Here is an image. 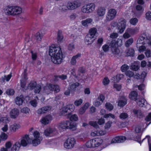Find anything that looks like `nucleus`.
I'll list each match as a JSON object with an SVG mask.
<instances>
[{"instance_id":"nucleus-54","label":"nucleus","mask_w":151,"mask_h":151,"mask_svg":"<svg viewBox=\"0 0 151 151\" xmlns=\"http://www.w3.org/2000/svg\"><path fill=\"white\" fill-rule=\"evenodd\" d=\"M34 139H40V133L37 131H35L33 133Z\"/></svg>"},{"instance_id":"nucleus-34","label":"nucleus","mask_w":151,"mask_h":151,"mask_svg":"<svg viewBox=\"0 0 151 151\" xmlns=\"http://www.w3.org/2000/svg\"><path fill=\"white\" fill-rule=\"evenodd\" d=\"M69 113H70V112L68 111L66 106L63 108L61 112V115H66L68 114Z\"/></svg>"},{"instance_id":"nucleus-21","label":"nucleus","mask_w":151,"mask_h":151,"mask_svg":"<svg viewBox=\"0 0 151 151\" xmlns=\"http://www.w3.org/2000/svg\"><path fill=\"white\" fill-rule=\"evenodd\" d=\"M94 40L93 37L87 35L85 37V42L87 45H91L93 42Z\"/></svg>"},{"instance_id":"nucleus-1","label":"nucleus","mask_w":151,"mask_h":151,"mask_svg":"<svg viewBox=\"0 0 151 151\" xmlns=\"http://www.w3.org/2000/svg\"><path fill=\"white\" fill-rule=\"evenodd\" d=\"M49 53L51 57V60L54 63L60 64L62 62L63 55L59 46L52 45L49 47Z\"/></svg>"},{"instance_id":"nucleus-24","label":"nucleus","mask_w":151,"mask_h":151,"mask_svg":"<svg viewBox=\"0 0 151 151\" xmlns=\"http://www.w3.org/2000/svg\"><path fill=\"white\" fill-rule=\"evenodd\" d=\"M68 129H69L72 131H75L77 129V125L75 123L71 122L68 121Z\"/></svg>"},{"instance_id":"nucleus-60","label":"nucleus","mask_w":151,"mask_h":151,"mask_svg":"<svg viewBox=\"0 0 151 151\" xmlns=\"http://www.w3.org/2000/svg\"><path fill=\"white\" fill-rule=\"evenodd\" d=\"M26 84V81L24 80L23 78H22L20 80V85L21 87L24 88L25 87Z\"/></svg>"},{"instance_id":"nucleus-28","label":"nucleus","mask_w":151,"mask_h":151,"mask_svg":"<svg viewBox=\"0 0 151 151\" xmlns=\"http://www.w3.org/2000/svg\"><path fill=\"white\" fill-rule=\"evenodd\" d=\"M127 29L131 36L137 33L138 32V29L137 28H128Z\"/></svg>"},{"instance_id":"nucleus-53","label":"nucleus","mask_w":151,"mask_h":151,"mask_svg":"<svg viewBox=\"0 0 151 151\" xmlns=\"http://www.w3.org/2000/svg\"><path fill=\"white\" fill-rule=\"evenodd\" d=\"M105 106L106 108L109 111H111L113 109V105L109 103H106Z\"/></svg>"},{"instance_id":"nucleus-58","label":"nucleus","mask_w":151,"mask_h":151,"mask_svg":"<svg viewBox=\"0 0 151 151\" xmlns=\"http://www.w3.org/2000/svg\"><path fill=\"white\" fill-rule=\"evenodd\" d=\"M127 31V30L126 29L125 33L123 35V37L125 39L128 38L131 36L129 32Z\"/></svg>"},{"instance_id":"nucleus-57","label":"nucleus","mask_w":151,"mask_h":151,"mask_svg":"<svg viewBox=\"0 0 151 151\" xmlns=\"http://www.w3.org/2000/svg\"><path fill=\"white\" fill-rule=\"evenodd\" d=\"M125 75L127 76L129 78H131L133 77L134 75V73L132 71L129 70L126 72Z\"/></svg>"},{"instance_id":"nucleus-52","label":"nucleus","mask_w":151,"mask_h":151,"mask_svg":"<svg viewBox=\"0 0 151 151\" xmlns=\"http://www.w3.org/2000/svg\"><path fill=\"white\" fill-rule=\"evenodd\" d=\"M79 83H76L72 84L70 85V89L73 90H74L78 87L79 86Z\"/></svg>"},{"instance_id":"nucleus-45","label":"nucleus","mask_w":151,"mask_h":151,"mask_svg":"<svg viewBox=\"0 0 151 151\" xmlns=\"http://www.w3.org/2000/svg\"><path fill=\"white\" fill-rule=\"evenodd\" d=\"M78 118L76 114H73L72 115L70 118V119L71 121H76L78 120Z\"/></svg>"},{"instance_id":"nucleus-62","label":"nucleus","mask_w":151,"mask_h":151,"mask_svg":"<svg viewBox=\"0 0 151 151\" xmlns=\"http://www.w3.org/2000/svg\"><path fill=\"white\" fill-rule=\"evenodd\" d=\"M0 137V138L4 140H6L8 137L7 135L4 132H2L1 133Z\"/></svg>"},{"instance_id":"nucleus-49","label":"nucleus","mask_w":151,"mask_h":151,"mask_svg":"<svg viewBox=\"0 0 151 151\" xmlns=\"http://www.w3.org/2000/svg\"><path fill=\"white\" fill-rule=\"evenodd\" d=\"M83 100L81 99H80L78 100H76L74 102V105L76 106H78L81 105L83 103Z\"/></svg>"},{"instance_id":"nucleus-48","label":"nucleus","mask_w":151,"mask_h":151,"mask_svg":"<svg viewBox=\"0 0 151 151\" xmlns=\"http://www.w3.org/2000/svg\"><path fill=\"white\" fill-rule=\"evenodd\" d=\"M139 68V66L137 64H132L130 68V69L135 71H136Z\"/></svg>"},{"instance_id":"nucleus-56","label":"nucleus","mask_w":151,"mask_h":151,"mask_svg":"<svg viewBox=\"0 0 151 151\" xmlns=\"http://www.w3.org/2000/svg\"><path fill=\"white\" fill-rule=\"evenodd\" d=\"M35 93H39L41 91V87L40 85H37L35 88Z\"/></svg>"},{"instance_id":"nucleus-27","label":"nucleus","mask_w":151,"mask_h":151,"mask_svg":"<svg viewBox=\"0 0 151 151\" xmlns=\"http://www.w3.org/2000/svg\"><path fill=\"white\" fill-rule=\"evenodd\" d=\"M93 21V20L91 18H88L86 19L81 21V24L82 25L85 27L88 26V24L91 23Z\"/></svg>"},{"instance_id":"nucleus-32","label":"nucleus","mask_w":151,"mask_h":151,"mask_svg":"<svg viewBox=\"0 0 151 151\" xmlns=\"http://www.w3.org/2000/svg\"><path fill=\"white\" fill-rule=\"evenodd\" d=\"M123 78V75L121 74H118L116 76L113 78L114 82H119L122 78Z\"/></svg>"},{"instance_id":"nucleus-18","label":"nucleus","mask_w":151,"mask_h":151,"mask_svg":"<svg viewBox=\"0 0 151 151\" xmlns=\"http://www.w3.org/2000/svg\"><path fill=\"white\" fill-rule=\"evenodd\" d=\"M149 42V40L147 37H144L143 36H141L139 37L137 41V44L144 45L148 43Z\"/></svg>"},{"instance_id":"nucleus-11","label":"nucleus","mask_w":151,"mask_h":151,"mask_svg":"<svg viewBox=\"0 0 151 151\" xmlns=\"http://www.w3.org/2000/svg\"><path fill=\"white\" fill-rule=\"evenodd\" d=\"M29 141L30 139L29 135L26 134L22 137L21 141V145L24 147L26 146L31 142Z\"/></svg>"},{"instance_id":"nucleus-64","label":"nucleus","mask_w":151,"mask_h":151,"mask_svg":"<svg viewBox=\"0 0 151 151\" xmlns=\"http://www.w3.org/2000/svg\"><path fill=\"white\" fill-rule=\"evenodd\" d=\"M7 94L9 95H13L14 93V90L12 89H9L7 90L6 91Z\"/></svg>"},{"instance_id":"nucleus-8","label":"nucleus","mask_w":151,"mask_h":151,"mask_svg":"<svg viewBox=\"0 0 151 151\" xmlns=\"http://www.w3.org/2000/svg\"><path fill=\"white\" fill-rule=\"evenodd\" d=\"M117 12L114 9H111L109 10L106 16V20L110 21L113 20L116 15Z\"/></svg>"},{"instance_id":"nucleus-10","label":"nucleus","mask_w":151,"mask_h":151,"mask_svg":"<svg viewBox=\"0 0 151 151\" xmlns=\"http://www.w3.org/2000/svg\"><path fill=\"white\" fill-rule=\"evenodd\" d=\"M68 120L64 121L59 123L57 125V128L60 131L68 129Z\"/></svg>"},{"instance_id":"nucleus-13","label":"nucleus","mask_w":151,"mask_h":151,"mask_svg":"<svg viewBox=\"0 0 151 151\" xmlns=\"http://www.w3.org/2000/svg\"><path fill=\"white\" fill-rule=\"evenodd\" d=\"M57 133L58 131L55 128L50 127L48 128V137L53 136Z\"/></svg>"},{"instance_id":"nucleus-9","label":"nucleus","mask_w":151,"mask_h":151,"mask_svg":"<svg viewBox=\"0 0 151 151\" xmlns=\"http://www.w3.org/2000/svg\"><path fill=\"white\" fill-rule=\"evenodd\" d=\"M68 10H74L81 6V4L80 2L75 1H68L67 4Z\"/></svg>"},{"instance_id":"nucleus-23","label":"nucleus","mask_w":151,"mask_h":151,"mask_svg":"<svg viewBox=\"0 0 151 151\" xmlns=\"http://www.w3.org/2000/svg\"><path fill=\"white\" fill-rule=\"evenodd\" d=\"M138 95V93L136 91H133L129 93V97L130 99L136 101L137 99V98Z\"/></svg>"},{"instance_id":"nucleus-61","label":"nucleus","mask_w":151,"mask_h":151,"mask_svg":"<svg viewBox=\"0 0 151 151\" xmlns=\"http://www.w3.org/2000/svg\"><path fill=\"white\" fill-rule=\"evenodd\" d=\"M129 68V66L126 64H124L122 65L121 67V69L122 71L123 72H124Z\"/></svg>"},{"instance_id":"nucleus-2","label":"nucleus","mask_w":151,"mask_h":151,"mask_svg":"<svg viewBox=\"0 0 151 151\" xmlns=\"http://www.w3.org/2000/svg\"><path fill=\"white\" fill-rule=\"evenodd\" d=\"M5 13L8 15H15L21 14V8L19 6H7L4 9Z\"/></svg>"},{"instance_id":"nucleus-5","label":"nucleus","mask_w":151,"mask_h":151,"mask_svg":"<svg viewBox=\"0 0 151 151\" xmlns=\"http://www.w3.org/2000/svg\"><path fill=\"white\" fill-rule=\"evenodd\" d=\"M95 5L93 3L86 4L81 8V11L83 13H89L93 11L95 9Z\"/></svg>"},{"instance_id":"nucleus-16","label":"nucleus","mask_w":151,"mask_h":151,"mask_svg":"<svg viewBox=\"0 0 151 151\" xmlns=\"http://www.w3.org/2000/svg\"><path fill=\"white\" fill-rule=\"evenodd\" d=\"M106 13V9L104 7H99L97 10V14L99 17L104 16Z\"/></svg>"},{"instance_id":"nucleus-12","label":"nucleus","mask_w":151,"mask_h":151,"mask_svg":"<svg viewBox=\"0 0 151 151\" xmlns=\"http://www.w3.org/2000/svg\"><path fill=\"white\" fill-rule=\"evenodd\" d=\"M126 139V138L124 136L117 137L112 139L111 143L122 142L124 141Z\"/></svg>"},{"instance_id":"nucleus-17","label":"nucleus","mask_w":151,"mask_h":151,"mask_svg":"<svg viewBox=\"0 0 151 151\" xmlns=\"http://www.w3.org/2000/svg\"><path fill=\"white\" fill-rule=\"evenodd\" d=\"M127 99L126 97L124 96H121L119 99L118 105L120 107H123L127 104Z\"/></svg>"},{"instance_id":"nucleus-38","label":"nucleus","mask_w":151,"mask_h":151,"mask_svg":"<svg viewBox=\"0 0 151 151\" xmlns=\"http://www.w3.org/2000/svg\"><path fill=\"white\" fill-rule=\"evenodd\" d=\"M11 77L12 75L11 74L7 76H5L4 77L1 78V81L4 82L5 80H6L7 81H8L11 78Z\"/></svg>"},{"instance_id":"nucleus-30","label":"nucleus","mask_w":151,"mask_h":151,"mask_svg":"<svg viewBox=\"0 0 151 151\" xmlns=\"http://www.w3.org/2000/svg\"><path fill=\"white\" fill-rule=\"evenodd\" d=\"M97 29L95 28H93L89 30V33L87 35L94 38Z\"/></svg>"},{"instance_id":"nucleus-33","label":"nucleus","mask_w":151,"mask_h":151,"mask_svg":"<svg viewBox=\"0 0 151 151\" xmlns=\"http://www.w3.org/2000/svg\"><path fill=\"white\" fill-rule=\"evenodd\" d=\"M36 83L35 81L31 82L28 85V89L30 90H32L35 88L36 86Z\"/></svg>"},{"instance_id":"nucleus-47","label":"nucleus","mask_w":151,"mask_h":151,"mask_svg":"<svg viewBox=\"0 0 151 151\" xmlns=\"http://www.w3.org/2000/svg\"><path fill=\"white\" fill-rule=\"evenodd\" d=\"M66 107H67L68 110H69L70 111H73L75 109V106L73 104H70L67 105L66 106Z\"/></svg>"},{"instance_id":"nucleus-31","label":"nucleus","mask_w":151,"mask_h":151,"mask_svg":"<svg viewBox=\"0 0 151 151\" xmlns=\"http://www.w3.org/2000/svg\"><path fill=\"white\" fill-rule=\"evenodd\" d=\"M20 146L19 142H17L14 145L11 149V151H18Z\"/></svg>"},{"instance_id":"nucleus-55","label":"nucleus","mask_w":151,"mask_h":151,"mask_svg":"<svg viewBox=\"0 0 151 151\" xmlns=\"http://www.w3.org/2000/svg\"><path fill=\"white\" fill-rule=\"evenodd\" d=\"M42 37V36H41L39 32L37 33L35 35V38L37 41H41Z\"/></svg>"},{"instance_id":"nucleus-19","label":"nucleus","mask_w":151,"mask_h":151,"mask_svg":"<svg viewBox=\"0 0 151 151\" xmlns=\"http://www.w3.org/2000/svg\"><path fill=\"white\" fill-rule=\"evenodd\" d=\"M48 89L51 91H54L56 92H58L60 91V88L58 85L49 84L48 86Z\"/></svg>"},{"instance_id":"nucleus-40","label":"nucleus","mask_w":151,"mask_h":151,"mask_svg":"<svg viewBox=\"0 0 151 151\" xmlns=\"http://www.w3.org/2000/svg\"><path fill=\"white\" fill-rule=\"evenodd\" d=\"M89 124L91 126H93L95 128H99V125L97 124L96 122V121H90L89 122Z\"/></svg>"},{"instance_id":"nucleus-14","label":"nucleus","mask_w":151,"mask_h":151,"mask_svg":"<svg viewBox=\"0 0 151 151\" xmlns=\"http://www.w3.org/2000/svg\"><path fill=\"white\" fill-rule=\"evenodd\" d=\"M58 7L59 10L62 12H65L68 10L67 4L64 3L59 4Z\"/></svg>"},{"instance_id":"nucleus-46","label":"nucleus","mask_w":151,"mask_h":151,"mask_svg":"<svg viewBox=\"0 0 151 151\" xmlns=\"http://www.w3.org/2000/svg\"><path fill=\"white\" fill-rule=\"evenodd\" d=\"M104 117L106 119H108L109 118L111 117L112 119H114L115 118V116L113 114L109 113L105 114L104 116Z\"/></svg>"},{"instance_id":"nucleus-63","label":"nucleus","mask_w":151,"mask_h":151,"mask_svg":"<svg viewBox=\"0 0 151 151\" xmlns=\"http://www.w3.org/2000/svg\"><path fill=\"white\" fill-rule=\"evenodd\" d=\"M145 18L147 20L151 21V12H148L145 14Z\"/></svg>"},{"instance_id":"nucleus-25","label":"nucleus","mask_w":151,"mask_h":151,"mask_svg":"<svg viewBox=\"0 0 151 151\" xmlns=\"http://www.w3.org/2000/svg\"><path fill=\"white\" fill-rule=\"evenodd\" d=\"M20 127V126L19 124H14L10 126V129L11 131L14 132Z\"/></svg>"},{"instance_id":"nucleus-51","label":"nucleus","mask_w":151,"mask_h":151,"mask_svg":"<svg viewBox=\"0 0 151 151\" xmlns=\"http://www.w3.org/2000/svg\"><path fill=\"white\" fill-rule=\"evenodd\" d=\"M102 49L104 52H108L109 50V46L108 45L105 44L102 46Z\"/></svg>"},{"instance_id":"nucleus-41","label":"nucleus","mask_w":151,"mask_h":151,"mask_svg":"<svg viewBox=\"0 0 151 151\" xmlns=\"http://www.w3.org/2000/svg\"><path fill=\"white\" fill-rule=\"evenodd\" d=\"M133 112L137 116L139 117L142 115V113L141 111L139 110L134 109L133 110Z\"/></svg>"},{"instance_id":"nucleus-35","label":"nucleus","mask_w":151,"mask_h":151,"mask_svg":"<svg viewBox=\"0 0 151 151\" xmlns=\"http://www.w3.org/2000/svg\"><path fill=\"white\" fill-rule=\"evenodd\" d=\"M146 101L144 99H142L137 102V104L140 107H143Z\"/></svg>"},{"instance_id":"nucleus-39","label":"nucleus","mask_w":151,"mask_h":151,"mask_svg":"<svg viewBox=\"0 0 151 151\" xmlns=\"http://www.w3.org/2000/svg\"><path fill=\"white\" fill-rule=\"evenodd\" d=\"M63 38V36L62 33L60 32H58V33L57 39L58 42H60L62 41Z\"/></svg>"},{"instance_id":"nucleus-15","label":"nucleus","mask_w":151,"mask_h":151,"mask_svg":"<svg viewBox=\"0 0 151 151\" xmlns=\"http://www.w3.org/2000/svg\"><path fill=\"white\" fill-rule=\"evenodd\" d=\"M19 110L16 108L13 109L10 112V116L11 118H16L19 115Z\"/></svg>"},{"instance_id":"nucleus-50","label":"nucleus","mask_w":151,"mask_h":151,"mask_svg":"<svg viewBox=\"0 0 151 151\" xmlns=\"http://www.w3.org/2000/svg\"><path fill=\"white\" fill-rule=\"evenodd\" d=\"M40 122L42 124L44 125H46L47 124V116H45L42 117L41 120Z\"/></svg>"},{"instance_id":"nucleus-42","label":"nucleus","mask_w":151,"mask_h":151,"mask_svg":"<svg viewBox=\"0 0 151 151\" xmlns=\"http://www.w3.org/2000/svg\"><path fill=\"white\" fill-rule=\"evenodd\" d=\"M138 22V20L136 18H131L130 21V23L132 25H135Z\"/></svg>"},{"instance_id":"nucleus-59","label":"nucleus","mask_w":151,"mask_h":151,"mask_svg":"<svg viewBox=\"0 0 151 151\" xmlns=\"http://www.w3.org/2000/svg\"><path fill=\"white\" fill-rule=\"evenodd\" d=\"M0 122L5 123H7L9 121L7 117H2L0 118Z\"/></svg>"},{"instance_id":"nucleus-4","label":"nucleus","mask_w":151,"mask_h":151,"mask_svg":"<svg viewBox=\"0 0 151 151\" xmlns=\"http://www.w3.org/2000/svg\"><path fill=\"white\" fill-rule=\"evenodd\" d=\"M101 140L99 139H91L87 141L86 146L87 148H92L99 146L101 143Z\"/></svg>"},{"instance_id":"nucleus-26","label":"nucleus","mask_w":151,"mask_h":151,"mask_svg":"<svg viewBox=\"0 0 151 151\" xmlns=\"http://www.w3.org/2000/svg\"><path fill=\"white\" fill-rule=\"evenodd\" d=\"M126 55L127 56H133L134 55V51L132 48H129L125 52Z\"/></svg>"},{"instance_id":"nucleus-22","label":"nucleus","mask_w":151,"mask_h":151,"mask_svg":"<svg viewBox=\"0 0 151 151\" xmlns=\"http://www.w3.org/2000/svg\"><path fill=\"white\" fill-rule=\"evenodd\" d=\"M24 99V97L22 95H20L19 96L16 97L15 99V102L16 104L20 106L22 104Z\"/></svg>"},{"instance_id":"nucleus-3","label":"nucleus","mask_w":151,"mask_h":151,"mask_svg":"<svg viewBox=\"0 0 151 151\" xmlns=\"http://www.w3.org/2000/svg\"><path fill=\"white\" fill-rule=\"evenodd\" d=\"M110 46L113 55L115 57L119 56L120 54V51L117 46L116 41H112L110 44Z\"/></svg>"},{"instance_id":"nucleus-29","label":"nucleus","mask_w":151,"mask_h":151,"mask_svg":"<svg viewBox=\"0 0 151 151\" xmlns=\"http://www.w3.org/2000/svg\"><path fill=\"white\" fill-rule=\"evenodd\" d=\"M47 112V106H44L38 109L37 111L38 114H42L46 113Z\"/></svg>"},{"instance_id":"nucleus-36","label":"nucleus","mask_w":151,"mask_h":151,"mask_svg":"<svg viewBox=\"0 0 151 151\" xmlns=\"http://www.w3.org/2000/svg\"><path fill=\"white\" fill-rule=\"evenodd\" d=\"M133 40L132 38H130L127 40L125 43V45L126 47H129L133 42Z\"/></svg>"},{"instance_id":"nucleus-6","label":"nucleus","mask_w":151,"mask_h":151,"mask_svg":"<svg viewBox=\"0 0 151 151\" xmlns=\"http://www.w3.org/2000/svg\"><path fill=\"white\" fill-rule=\"evenodd\" d=\"M76 144V141L75 139L73 137H69L65 142L64 145L65 148L71 149L74 147Z\"/></svg>"},{"instance_id":"nucleus-43","label":"nucleus","mask_w":151,"mask_h":151,"mask_svg":"<svg viewBox=\"0 0 151 151\" xmlns=\"http://www.w3.org/2000/svg\"><path fill=\"white\" fill-rule=\"evenodd\" d=\"M112 124V122L111 121H109L105 124L104 127L105 129H109L111 127Z\"/></svg>"},{"instance_id":"nucleus-44","label":"nucleus","mask_w":151,"mask_h":151,"mask_svg":"<svg viewBox=\"0 0 151 151\" xmlns=\"http://www.w3.org/2000/svg\"><path fill=\"white\" fill-rule=\"evenodd\" d=\"M40 139H34L32 141V144L33 146H36L40 143Z\"/></svg>"},{"instance_id":"nucleus-7","label":"nucleus","mask_w":151,"mask_h":151,"mask_svg":"<svg viewBox=\"0 0 151 151\" xmlns=\"http://www.w3.org/2000/svg\"><path fill=\"white\" fill-rule=\"evenodd\" d=\"M126 22L125 20L123 18H121L118 20V29L119 32L122 33L124 31L126 27Z\"/></svg>"},{"instance_id":"nucleus-37","label":"nucleus","mask_w":151,"mask_h":151,"mask_svg":"<svg viewBox=\"0 0 151 151\" xmlns=\"http://www.w3.org/2000/svg\"><path fill=\"white\" fill-rule=\"evenodd\" d=\"M128 117V116L127 114L126 113H121L119 116V118L122 120L125 119L127 118Z\"/></svg>"},{"instance_id":"nucleus-20","label":"nucleus","mask_w":151,"mask_h":151,"mask_svg":"<svg viewBox=\"0 0 151 151\" xmlns=\"http://www.w3.org/2000/svg\"><path fill=\"white\" fill-rule=\"evenodd\" d=\"M81 54L78 53L73 56L71 60L70 63L71 65H76V60L81 57Z\"/></svg>"}]
</instances>
